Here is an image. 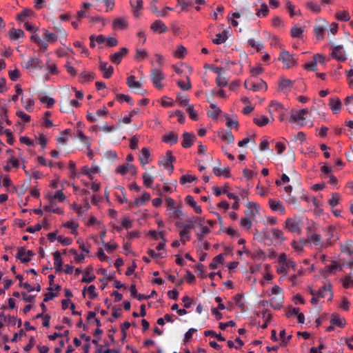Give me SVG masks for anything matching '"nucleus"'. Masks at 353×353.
<instances>
[{
  "instance_id": "1",
  "label": "nucleus",
  "mask_w": 353,
  "mask_h": 353,
  "mask_svg": "<svg viewBox=\"0 0 353 353\" xmlns=\"http://www.w3.org/2000/svg\"><path fill=\"white\" fill-rule=\"evenodd\" d=\"M296 263L292 259H288L285 253H281L279 256L278 265L276 272L279 274L285 276L290 268L295 270Z\"/></svg>"
},
{
  "instance_id": "2",
  "label": "nucleus",
  "mask_w": 353,
  "mask_h": 353,
  "mask_svg": "<svg viewBox=\"0 0 353 353\" xmlns=\"http://www.w3.org/2000/svg\"><path fill=\"white\" fill-rule=\"evenodd\" d=\"M265 296H271L270 299V305L274 310H279L282 307L283 303V296L282 294L281 288H271L264 292Z\"/></svg>"
},
{
  "instance_id": "3",
  "label": "nucleus",
  "mask_w": 353,
  "mask_h": 353,
  "mask_svg": "<svg viewBox=\"0 0 353 353\" xmlns=\"http://www.w3.org/2000/svg\"><path fill=\"white\" fill-rule=\"evenodd\" d=\"M310 294L312 297L311 299V303L313 305H316L321 299L325 298L329 296L328 300H332L333 296V292L332 288H309Z\"/></svg>"
},
{
  "instance_id": "4",
  "label": "nucleus",
  "mask_w": 353,
  "mask_h": 353,
  "mask_svg": "<svg viewBox=\"0 0 353 353\" xmlns=\"http://www.w3.org/2000/svg\"><path fill=\"white\" fill-rule=\"evenodd\" d=\"M176 226L179 229V235L180 236V241L185 245L190 240L191 230L194 228V225L184 223L183 222H176Z\"/></svg>"
},
{
  "instance_id": "5",
  "label": "nucleus",
  "mask_w": 353,
  "mask_h": 353,
  "mask_svg": "<svg viewBox=\"0 0 353 353\" xmlns=\"http://www.w3.org/2000/svg\"><path fill=\"white\" fill-rule=\"evenodd\" d=\"M244 87L253 92H265L268 89L266 83L262 79H255L254 77H250L244 82Z\"/></svg>"
},
{
  "instance_id": "6",
  "label": "nucleus",
  "mask_w": 353,
  "mask_h": 353,
  "mask_svg": "<svg viewBox=\"0 0 353 353\" xmlns=\"http://www.w3.org/2000/svg\"><path fill=\"white\" fill-rule=\"evenodd\" d=\"M308 109L303 108L301 110H292L290 111V117L289 121L290 123H296L300 125H306V117L308 114Z\"/></svg>"
},
{
  "instance_id": "7",
  "label": "nucleus",
  "mask_w": 353,
  "mask_h": 353,
  "mask_svg": "<svg viewBox=\"0 0 353 353\" xmlns=\"http://www.w3.org/2000/svg\"><path fill=\"white\" fill-rule=\"evenodd\" d=\"M268 112L270 114L277 112L279 114V120L281 121H284L286 118V110L279 102L274 101H271L268 106Z\"/></svg>"
},
{
  "instance_id": "8",
  "label": "nucleus",
  "mask_w": 353,
  "mask_h": 353,
  "mask_svg": "<svg viewBox=\"0 0 353 353\" xmlns=\"http://www.w3.org/2000/svg\"><path fill=\"white\" fill-rule=\"evenodd\" d=\"M150 79L154 85L159 90L163 88V84L161 81L165 79V74L161 70L157 68H154L151 70Z\"/></svg>"
},
{
  "instance_id": "9",
  "label": "nucleus",
  "mask_w": 353,
  "mask_h": 353,
  "mask_svg": "<svg viewBox=\"0 0 353 353\" xmlns=\"http://www.w3.org/2000/svg\"><path fill=\"white\" fill-rule=\"evenodd\" d=\"M279 60L281 61L285 68H290L296 64V59L293 54L288 51L281 52Z\"/></svg>"
},
{
  "instance_id": "10",
  "label": "nucleus",
  "mask_w": 353,
  "mask_h": 353,
  "mask_svg": "<svg viewBox=\"0 0 353 353\" xmlns=\"http://www.w3.org/2000/svg\"><path fill=\"white\" fill-rule=\"evenodd\" d=\"M263 233L266 239H272L279 242H282L285 239L283 232L277 228L266 229Z\"/></svg>"
},
{
  "instance_id": "11",
  "label": "nucleus",
  "mask_w": 353,
  "mask_h": 353,
  "mask_svg": "<svg viewBox=\"0 0 353 353\" xmlns=\"http://www.w3.org/2000/svg\"><path fill=\"white\" fill-rule=\"evenodd\" d=\"M343 268V266L341 263L332 261L330 264L325 266L323 273L325 275L336 274L337 272L342 271Z\"/></svg>"
},
{
  "instance_id": "12",
  "label": "nucleus",
  "mask_w": 353,
  "mask_h": 353,
  "mask_svg": "<svg viewBox=\"0 0 353 353\" xmlns=\"http://www.w3.org/2000/svg\"><path fill=\"white\" fill-rule=\"evenodd\" d=\"M246 210L245 214L250 218L254 219V217L259 213L260 207L259 204L252 201H248L246 205Z\"/></svg>"
},
{
  "instance_id": "13",
  "label": "nucleus",
  "mask_w": 353,
  "mask_h": 353,
  "mask_svg": "<svg viewBox=\"0 0 353 353\" xmlns=\"http://www.w3.org/2000/svg\"><path fill=\"white\" fill-rule=\"evenodd\" d=\"M294 83V81H291L285 77H281L279 81V90L285 94H288L291 91V89Z\"/></svg>"
},
{
  "instance_id": "14",
  "label": "nucleus",
  "mask_w": 353,
  "mask_h": 353,
  "mask_svg": "<svg viewBox=\"0 0 353 353\" xmlns=\"http://www.w3.org/2000/svg\"><path fill=\"white\" fill-rule=\"evenodd\" d=\"M34 254V253L32 250H27L26 248L21 247L18 249L16 256L26 263L30 261V257Z\"/></svg>"
},
{
  "instance_id": "15",
  "label": "nucleus",
  "mask_w": 353,
  "mask_h": 353,
  "mask_svg": "<svg viewBox=\"0 0 353 353\" xmlns=\"http://www.w3.org/2000/svg\"><path fill=\"white\" fill-rule=\"evenodd\" d=\"M343 46H336L333 47L331 57L338 61H345L347 59L345 52L343 50Z\"/></svg>"
},
{
  "instance_id": "16",
  "label": "nucleus",
  "mask_w": 353,
  "mask_h": 353,
  "mask_svg": "<svg viewBox=\"0 0 353 353\" xmlns=\"http://www.w3.org/2000/svg\"><path fill=\"white\" fill-rule=\"evenodd\" d=\"M115 172L121 175H125L128 173H130L134 175L137 173V171L135 167L132 164H123L119 165L116 168Z\"/></svg>"
},
{
  "instance_id": "17",
  "label": "nucleus",
  "mask_w": 353,
  "mask_h": 353,
  "mask_svg": "<svg viewBox=\"0 0 353 353\" xmlns=\"http://www.w3.org/2000/svg\"><path fill=\"white\" fill-rule=\"evenodd\" d=\"M99 70L102 72L103 77L105 79L110 78L114 72V68L112 65L102 61L99 62Z\"/></svg>"
},
{
  "instance_id": "18",
  "label": "nucleus",
  "mask_w": 353,
  "mask_h": 353,
  "mask_svg": "<svg viewBox=\"0 0 353 353\" xmlns=\"http://www.w3.org/2000/svg\"><path fill=\"white\" fill-rule=\"evenodd\" d=\"M128 50L126 48H122L120 51L116 52L110 56V61L114 64H119L124 55H126Z\"/></svg>"
},
{
  "instance_id": "19",
  "label": "nucleus",
  "mask_w": 353,
  "mask_h": 353,
  "mask_svg": "<svg viewBox=\"0 0 353 353\" xmlns=\"http://www.w3.org/2000/svg\"><path fill=\"white\" fill-rule=\"evenodd\" d=\"M27 69L35 70L42 68V62L41 59L36 57H30L26 63Z\"/></svg>"
},
{
  "instance_id": "20",
  "label": "nucleus",
  "mask_w": 353,
  "mask_h": 353,
  "mask_svg": "<svg viewBox=\"0 0 353 353\" xmlns=\"http://www.w3.org/2000/svg\"><path fill=\"white\" fill-rule=\"evenodd\" d=\"M269 205L272 210L279 212L280 214H283L285 212L283 204L277 200L270 199Z\"/></svg>"
},
{
  "instance_id": "21",
  "label": "nucleus",
  "mask_w": 353,
  "mask_h": 353,
  "mask_svg": "<svg viewBox=\"0 0 353 353\" xmlns=\"http://www.w3.org/2000/svg\"><path fill=\"white\" fill-rule=\"evenodd\" d=\"M150 29L154 32L164 33L168 31V28L161 20L154 21L150 26Z\"/></svg>"
},
{
  "instance_id": "22",
  "label": "nucleus",
  "mask_w": 353,
  "mask_h": 353,
  "mask_svg": "<svg viewBox=\"0 0 353 353\" xmlns=\"http://www.w3.org/2000/svg\"><path fill=\"white\" fill-rule=\"evenodd\" d=\"M336 228L334 225H330L327 228L326 231V236H327L326 241H325V245L330 246L332 245L333 241H335L336 240Z\"/></svg>"
},
{
  "instance_id": "23",
  "label": "nucleus",
  "mask_w": 353,
  "mask_h": 353,
  "mask_svg": "<svg viewBox=\"0 0 353 353\" xmlns=\"http://www.w3.org/2000/svg\"><path fill=\"white\" fill-rule=\"evenodd\" d=\"M128 23L125 17L116 18L112 22V28L114 30H125Z\"/></svg>"
},
{
  "instance_id": "24",
  "label": "nucleus",
  "mask_w": 353,
  "mask_h": 353,
  "mask_svg": "<svg viewBox=\"0 0 353 353\" xmlns=\"http://www.w3.org/2000/svg\"><path fill=\"white\" fill-rule=\"evenodd\" d=\"M329 105L334 114H338L342 109V103L338 97L330 98Z\"/></svg>"
},
{
  "instance_id": "25",
  "label": "nucleus",
  "mask_w": 353,
  "mask_h": 353,
  "mask_svg": "<svg viewBox=\"0 0 353 353\" xmlns=\"http://www.w3.org/2000/svg\"><path fill=\"white\" fill-rule=\"evenodd\" d=\"M196 137L194 134L188 132H184L183 134V141L181 143L184 148H190L194 142Z\"/></svg>"
},
{
  "instance_id": "26",
  "label": "nucleus",
  "mask_w": 353,
  "mask_h": 353,
  "mask_svg": "<svg viewBox=\"0 0 353 353\" xmlns=\"http://www.w3.org/2000/svg\"><path fill=\"white\" fill-rule=\"evenodd\" d=\"M285 228L287 229L290 232H299V223L290 218L286 219L285 222Z\"/></svg>"
},
{
  "instance_id": "27",
  "label": "nucleus",
  "mask_w": 353,
  "mask_h": 353,
  "mask_svg": "<svg viewBox=\"0 0 353 353\" xmlns=\"http://www.w3.org/2000/svg\"><path fill=\"white\" fill-rule=\"evenodd\" d=\"M307 241L319 248H327L325 243L321 241V236L319 234H313L307 237Z\"/></svg>"
},
{
  "instance_id": "28",
  "label": "nucleus",
  "mask_w": 353,
  "mask_h": 353,
  "mask_svg": "<svg viewBox=\"0 0 353 353\" xmlns=\"http://www.w3.org/2000/svg\"><path fill=\"white\" fill-rule=\"evenodd\" d=\"M174 157L172 154V152L168 151L165 154V157L163 159V166L169 170L170 173L173 171V161Z\"/></svg>"
},
{
  "instance_id": "29",
  "label": "nucleus",
  "mask_w": 353,
  "mask_h": 353,
  "mask_svg": "<svg viewBox=\"0 0 353 353\" xmlns=\"http://www.w3.org/2000/svg\"><path fill=\"white\" fill-rule=\"evenodd\" d=\"M162 140L165 143L173 145L178 141V134L174 132H169L163 136Z\"/></svg>"
},
{
  "instance_id": "30",
  "label": "nucleus",
  "mask_w": 353,
  "mask_h": 353,
  "mask_svg": "<svg viewBox=\"0 0 353 353\" xmlns=\"http://www.w3.org/2000/svg\"><path fill=\"white\" fill-rule=\"evenodd\" d=\"M330 323L334 326L343 327L345 325V320L344 319H341L337 313H334L332 314Z\"/></svg>"
},
{
  "instance_id": "31",
  "label": "nucleus",
  "mask_w": 353,
  "mask_h": 353,
  "mask_svg": "<svg viewBox=\"0 0 353 353\" xmlns=\"http://www.w3.org/2000/svg\"><path fill=\"white\" fill-rule=\"evenodd\" d=\"M185 201L187 204H188L193 208L195 213L201 214V212H202L201 208L197 205L196 202L195 201V200L194 199L192 196H191V195L186 196Z\"/></svg>"
},
{
  "instance_id": "32",
  "label": "nucleus",
  "mask_w": 353,
  "mask_h": 353,
  "mask_svg": "<svg viewBox=\"0 0 353 353\" xmlns=\"http://www.w3.org/2000/svg\"><path fill=\"white\" fill-rule=\"evenodd\" d=\"M90 208V205L88 199H85L83 203V210H81V205L74 203L72 205V208L79 214L81 216L85 211H88Z\"/></svg>"
},
{
  "instance_id": "33",
  "label": "nucleus",
  "mask_w": 353,
  "mask_h": 353,
  "mask_svg": "<svg viewBox=\"0 0 353 353\" xmlns=\"http://www.w3.org/2000/svg\"><path fill=\"white\" fill-rule=\"evenodd\" d=\"M150 150L147 148H143L140 152L139 160L141 163L144 165L150 161Z\"/></svg>"
},
{
  "instance_id": "34",
  "label": "nucleus",
  "mask_w": 353,
  "mask_h": 353,
  "mask_svg": "<svg viewBox=\"0 0 353 353\" xmlns=\"http://www.w3.org/2000/svg\"><path fill=\"white\" fill-rule=\"evenodd\" d=\"M63 227L71 230V234L77 236L78 234L79 224L73 220H70L62 225Z\"/></svg>"
},
{
  "instance_id": "35",
  "label": "nucleus",
  "mask_w": 353,
  "mask_h": 353,
  "mask_svg": "<svg viewBox=\"0 0 353 353\" xmlns=\"http://www.w3.org/2000/svg\"><path fill=\"white\" fill-rule=\"evenodd\" d=\"M117 188L120 190V192H115L114 196L116 200L120 203L123 204L127 203L126 192L123 187L118 186Z\"/></svg>"
},
{
  "instance_id": "36",
  "label": "nucleus",
  "mask_w": 353,
  "mask_h": 353,
  "mask_svg": "<svg viewBox=\"0 0 353 353\" xmlns=\"http://www.w3.org/2000/svg\"><path fill=\"white\" fill-rule=\"evenodd\" d=\"M219 135L222 141L227 143H232L234 141V137L230 131L221 130L219 132Z\"/></svg>"
},
{
  "instance_id": "37",
  "label": "nucleus",
  "mask_w": 353,
  "mask_h": 353,
  "mask_svg": "<svg viewBox=\"0 0 353 353\" xmlns=\"http://www.w3.org/2000/svg\"><path fill=\"white\" fill-rule=\"evenodd\" d=\"M99 171V169L97 166H92L89 168L88 166L85 165L83 166L81 168V173L84 175H87L89 176L90 179H92V174H96Z\"/></svg>"
},
{
  "instance_id": "38",
  "label": "nucleus",
  "mask_w": 353,
  "mask_h": 353,
  "mask_svg": "<svg viewBox=\"0 0 353 353\" xmlns=\"http://www.w3.org/2000/svg\"><path fill=\"white\" fill-rule=\"evenodd\" d=\"M253 122L259 127H263L270 123V119L267 116L262 114L254 117L253 119Z\"/></svg>"
},
{
  "instance_id": "39",
  "label": "nucleus",
  "mask_w": 353,
  "mask_h": 353,
  "mask_svg": "<svg viewBox=\"0 0 353 353\" xmlns=\"http://www.w3.org/2000/svg\"><path fill=\"white\" fill-rule=\"evenodd\" d=\"M130 3L134 15L138 17L139 14V12L143 8L142 0H130Z\"/></svg>"
},
{
  "instance_id": "40",
  "label": "nucleus",
  "mask_w": 353,
  "mask_h": 353,
  "mask_svg": "<svg viewBox=\"0 0 353 353\" xmlns=\"http://www.w3.org/2000/svg\"><path fill=\"white\" fill-rule=\"evenodd\" d=\"M54 256V265L57 272H60L62 270V259L59 252L57 251L53 254Z\"/></svg>"
},
{
  "instance_id": "41",
  "label": "nucleus",
  "mask_w": 353,
  "mask_h": 353,
  "mask_svg": "<svg viewBox=\"0 0 353 353\" xmlns=\"http://www.w3.org/2000/svg\"><path fill=\"white\" fill-rule=\"evenodd\" d=\"M9 37L11 40H17L24 37V32L21 29L12 28L9 32Z\"/></svg>"
},
{
  "instance_id": "42",
  "label": "nucleus",
  "mask_w": 353,
  "mask_h": 353,
  "mask_svg": "<svg viewBox=\"0 0 353 353\" xmlns=\"http://www.w3.org/2000/svg\"><path fill=\"white\" fill-rule=\"evenodd\" d=\"M150 195L149 193L144 192H143L142 195L139 198H137L134 200V205L137 206H141L144 205L147 201L150 200Z\"/></svg>"
},
{
  "instance_id": "43",
  "label": "nucleus",
  "mask_w": 353,
  "mask_h": 353,
  "mask_svg": "<svg viewBox=\"0 0 353 353\" xmlns=\"http://www.w3.org/2000/svg\"><path fill=\"white\" fill-rule=\"evenodd\" d=\"M28 292H21V298L26 302H32L33 301V299H34V297L36 296V295L29 294L28 292L34 291L35 290H37V292H40L41 288H28Z\"/></svg>"
},
{
  "instance_id": "44",
  "label": "nucleus",
  "mask_w": 353,
  "mask_h": 353,
  "mask_svg": "<svg viewBox=\"0 0 353 353\" xmlns=\"http://www.w3.org/2000/svg\"><path fill=\"white\" fill-rule=\"evenodd\" d=\"M43 38L48 42L54 43L57 41V35L53 32H50L44 29L43 32Z\"/></svg>"
},
{
  "instance_id": "45",
  "label": "nucleus",
  "mask_w": 353,
  "mask_h": 353,
  "mask_svg": "<svg viewBox=\"0 0 353 353\" xmlns=\"http://www.w3.org/2000/svg\"><path fill=\"white\" fill-rule=\"evenodd\" d=\"M251 219H253L247 216L242 217L239 222L240 226L246 230H250L252 225Z\"/></svg>"
},
{
  "instance_id": "46",
  "label": "nucleus",
  "mask_w": 353,
  "mask_h": 353,
  "mask_svg": "<svg viewBox=\"0 0 353 353\" xmlns=\"http://www.w3.org/2000/svg\"><path fill=\"white\" fill-rule=\"evenodd\" d=\"M224 256L223 254H220L212 259V262L210 264V267L211 269H216L218 266L223 263Z\"/></svg>"
},
{
  "instance_id": "47",
  "label": "nucleus",
  "mask_w": 353,
  "mask_h": 353,
  "mask_svg": "<svg viewBox=\"0 0 353 353\" xmlns=\"http://www.w3.org/2000/svg\"><path fill=\"white\" fill-rule=\"evenodd\" d=\"M39 101L41 103L43 104H46V108H50L55 103V100L46 95H39Z\"/></svg>"
},
{
  "instance_id": "48",
  "label": "nucleus",
  "mask_w": 353,
  "mask_h": 353,
  "mask_svg": "<svg viewBox=\"0 0 353 353\" xmlns=\"http://www.w3.org/2000/svg\"><path fill=\"white\" fill-rule=\"evenodd\" d=\"M213 172L215 175L218 176H224L226 178L230 177V168L228 166L225 167L223 169L214 168Z\"/></svg>"
},
{
  "instance_id": "49",
  "label": "nucleus",
  "mask_w": 353,
  "mask_h": 353,
  "mask_svg": "<svg viewBox=\"0 0 353 353\" xmlns=\"http://www.w3.org/2000/svg\"><path fill=\"white\" fill-rule=\"evenodd\" d=\"M228 34L225 31L221 33L216 34L214 39H212V42L215 44H221L226 41L228 39Z\"/></svg>"
},
{
  "instance_id": "50",
  "label": "nucleus",
  "mask_w": 353,
  "mask_h": 353,
  "mask_svg": "<svg viewBox=\"0 0 353 353\" xmlns=\"http://www.w3.org/2000/svg\"><path fill=\"white\" fill-rule=\"evenodd\" d=\"M201 228V230L196 233L197 239L199 241H201L206 235H208V234H210L211 232V230L208 226L203 225Z\"/></svg>"
},
{
  "instance_id": "51",
  "label": "nucleus",
  "mask_w": 353,
  "mask_h": 353,
  "mask_svg": "<svg viewBox=\"0 0 353 353\" xmlns=\"http://www.w3.org/2000/svg\"><path fill=\"white\" fill-rule=\"evenodd\" d=\"M269 12V8L265 2H261L260 8L257 10L256 14L259 17H265Z\"/></svg>"
},
{
  "instance_id": "52",
  "label": "nucleus",
  "mask_w": 353,
  "mask_h": 353,
  "mask_svg": "<svg viewBox=\"0 0 353 353\" xmlns=\"http://www.w3.org/2000/svg\"><path fill=\"white\" fill-rule=\"evenodd\" d=\"M79 79L81 83H86L94 79V74L91 72H83L79 75Z\"/></svg>"
},
{
  "instance_id": "53",
  "label": "nucleus",
  "mask_w": 353,
  "mask_h": 353,
  "mask_svg": "<svg viewBox=\"0 0 353 353\" xmlns=\"http://www.w3.org/2000/svg\"><path fill=\"white\" fill-rule=\"evenodd\" d=\"M290 34L293 38H302L303 37V29L298 26L292 28Z\"/></svg>"
},
{
  "instance_id": "54",
  "label": "nucleus",
  "mask_w": 353,
  "mask_h": 353,
  "mask_svg": "<svg viewBox=\"0 0 353 353\" xmlns=\"http://www.w3.org/2000/svg\"><path fill=\"white\" fill-rule=\"evenodd\" d=\"M285 8L286 10L290 13V15L291 17H294V15H300L301 11L297 10L295 11V6L292 4V3L290 1H288L285 3Z\"/></svg>"
},
{
  "instance_id": "55",
  "label": "nucleus",
  "mask_w": 353,
  "mask_h": 353,
  "mask_svg": "<svg viewBox=\"0 0 353 353\" xmlns=\"http://www.w3.org/2000/svg\"><path fill=\"white\" fill-rule=\"evenodd\" d=\"M19 166V161L17 159L11 157L8 159L7 164L4 166V170L9 172L12 168H17Z\"/></svg>"
},
{
  "instance_id": "56",
  "label": "nucleus",
  "mask_w": 353,
  "mask_h": 353,
  "mask_svg": "<svg viewBox=\"0 0 353 353\" xmlns=\"http://www.w3.org/2000/svg\"><path fill=\"white\" fill-rule=\"evenodd\" d=\"M234 301L235 305L237 307H239V308H241V311L245 310V303L243 301V295H241L240 294L235 295L234 297Z\"/></svg>"
},
{
  "instance_id": "57",
  "label": "nucleus",
  "mask_w": 353,
  "mask_h": 353,
  "mask_svg": "<svg viewBox=\"0 0 353 353\" xmlns=\"http://www.w3.org/2000/svg\"><path fill=\"white\" fill-rule=\"evenodd\" d=\"M325 28L321 26H316L314 28V35L318 40H322L324 38Z\"/></svg>"
},
{
  "instance_id": "58",
  "label": "nucleus",
  "mask_w": 353,
  "mask_h": 353,
  "mask_svg": "<svg viewBox=\"0 0 353 353\" xmlns=\"http://www.w3.org/2000/svg\"><path fill=\"white\" fill-rule=\"evenodd\" d=\"M148 55V52L146 50L137 48L136 50V54H135L134 59L137 61H142V60L145 59V58H147Z\"/></svg>"
},
{
  "instance_id": "59",
  "label": "nucleus",
  "mask_w": 353,
  "mask_h": 353,
  "mask_svg": "<svg viewBox=\"0 0 353 353\" xmlns=\"http://www.w3.org/2000/svg\"><path fill=\"white\" fill-rule=\"evenodd\" d=\"M127 84L130 88H141V83L136 81L134 76H130L127 79Z\"/></svg>"
},
{
  "instance_id": "60",
  "label": "nucleus",
  "mask_w": 353,
  "mask_h": 353,
  "mask_svg": "<svg viewBox=\"0 0 353 353\" xmlns=\"http://www.w3.org/2000/svg\"><path fill=\"white\" fill-rule=\"evenodd\" d=\"M187 50L185 48L183 47V46H179L174 52V56L178 59H182L185 56Z\"/></svg>"
},
{
  "instance_id": "61",
  "label": "nucleus",
  "mask_w": 353,
  "mask_h": 353,
  "mask_svg": "<svg viewBox=\"0 0 353 353\" xmlns=\"http://www.w3.org/2000/svg\"><path fill=\"white\" fill-rule=\"evenodd\" d=\"M187 81L184 82L182 80H179L176 83L178 86L183 90H189L191 88V83L188 75L186 76Z\"/></svg>"
},
{
  "instance_id": "62",
  "label": "nucleus",
  "mask_w": 353,
  "mask_h": 353,
  "mask_svg": "<svg viewBox=\"0 0 353 353\" xmlns=\"http://www.w3.org/2000/svg\"><path fill=\"white\" fill-rule=\"evenodd\" d=\"M82 294L84 296L87 294L90 299H94L98 296V293L95 292V288H83Z\"/></svg>"
},
{
  "instance_id": "63",
  "label": "nucleus",
  "mask_w": 353,
  "mask_h": 353,
  "mask_svg": "<svg viewBox=\"0 0 353 353\" xmlns=\"http://www.w3.org/2000/svg\"><path fill=\"white\" fill-rule=\"evenodd\" d=\"M143 180L145 186L151 187L154 181V178L148 172H144L143 174Z\"/></svg>"
},
{
  "instance_id": "64",
  "label": "nucleus",
  "mask_w": 353,
  "mask_h": 353,
  "mask_svg": "<svg viewBox=\"0 0 353 353\" xmlns=\"http://www.w3.org/2000/svg\"><path fill=\"white\" fill-rule=\"evenodd\" d=\"M345 105L348 112L353 114V95L348 96L345 99Z\"/></svg>"
}]
</instances>
